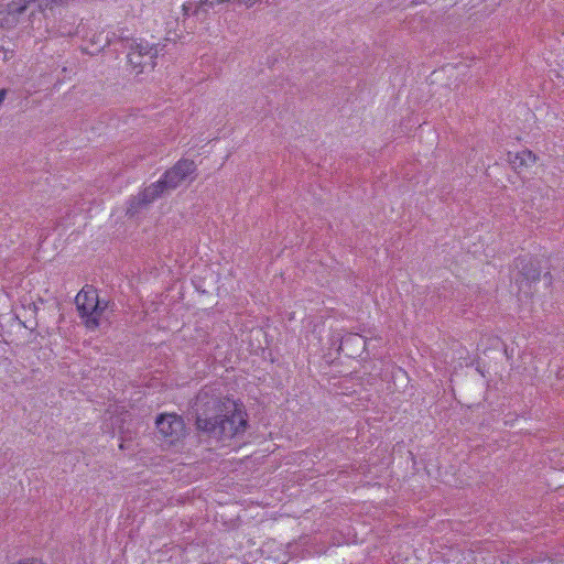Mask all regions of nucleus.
Returning <instances> with one entry per match:
<instances>
[{
  "mask_svg": "<svg viewBox=\"0 0 564 564\" xmlns=\"http://www.w3.org/2000/svg\"><path fill=\"white\" fill-rule=\"evenodd\" d=\"M192 411L200 434L217 441L230 440L245 433L248 415L238 404L216 389L204 387L197 393Z\"/></svg>",
  "mask_w": 564,
  "mask_h": 564,
  "instance_id": "nucleus-1",
  "label": "nucleus"
},
{
  "mask_svg": "<svg viewBox=\"0 0 564 564\" xmlns=\"http://www.w3.org/2000/svg\"><path fill=\"white\" fill-rule=\"evenodd\" d=\"M196 171L193 160L182 159L171 169L165 171L162 177L147 186L131 199V207L140 208L155 200L158 197L177 188L189 175Z\"/></svg>",
  "mask_w": 564,
  "mask_h": 564,
  "instance_id": "nucleus-2",
  "label": "nucleus"
},
{
  "mask_svg": "<svg viewBox=\"0 0 564 564\" xmlns=\"http://www.w3.org/2000/svg\"><path fill=\"white\" fill-rule=\"evenodd\" d=\"M76 308L84 325L88 329H96L99 327V322L96 319L98 307L100 308V297L97 289L91 284H86L75 297Z\"/></svg>",
  "mask_w": 564,
  "mask_h": 564,
  "instance_id": "nucleus-3",
  "label": "nucleus"
},
{
  "mask_svg": "<svg viewBox=\"0 0 564 564\" xmlns=\"http://www.w3.org/2000/svg\"><path fill=\"white\" fill-rule=\"evenodd\" d=\"M67 0H28L12 1L0 11V26L12 28L18 23L20 14H22L30 4H35L41 12L52 10L56 6L64 4Z\"/></svg>",
  "mask_w": 564,
  "mask_h": 564,
  "instance_id": "nucleus-4",
  "label": "nucleus"
},
{
  "mask_svg": "<svg viewBox=\"0 0 564 564\" xmlns=\"http://www.w3.org/2000/svg\"><path fill=\"white\" fill-rule=\"evenodd\" d=\"M158 56V47L148 42L133 43L128 53V62L137 74L148 69H153L155 58Z\"/></svg>",
  "mask_w": 564,
  "mask_h": 564,
  "instance_id": "nucleus-5",
  "label": "nucleus"
},
{
  "mask_svg": "<svg viewBox=\"0 0 564 564\" xmlns=\"http://www.w3.org/2000/svg\"><path fill=\"white\" fill-rule=\"evenodd\" d=\"M155 425L159 433L170 444H174L183 436L185 424L182 416L175 413H165L158 415Z\"/></svg>",
  "mask_w": 564,
  "mask_h": 564,
  "instance_id": "nucleus-6",
  "label": "nucleus"
},
{
  "mask_svg": "<svg viewBox=\"0 0 564 564\" xmlns=\"http://www.w3.org/2000/svg\"><path fill=\"white\" fill-rule=\"evenodd\" d=\"M514 263L516 268L519 270V274L522 276V281L532 283L540 280L541 268L536 259L518 257L516 258Z\"/></svg>",
  "mask_w": 564,
  "mask_h": 564,
  "instance_id": "nucleus-7",
  "label": "nucleus"
},
{
  "mask_svg": "<svg viewBox=\"0 0 564 564\" xmlns=\"http://www.w3.org/2000/svg\"><path fill=\"white\" fill-rule=\"evenodd\" d=\"M536 160L535 154L530 150H522L516 153L508 152V161L514 170L532 165Z\"/></svg>",
  "mask_w": 564,
  "mask_h": 564,
  "instance_id": "nucleus-8",
  "label": "nucleus"
},
{
  "mask_svg": "<svg viewBox=\"0 0 564 564\" xmlns=\"http://www.w3.org/2000/svg\"><path fill=\"white\" fill-rule=\"evenodd\" d=\"M365 345H366V340L362 336H360L358 334L349 333V334L343 336L339 348L343 351H345L346 348L349 349L351 347H355L357 349H359V348L364 349Z\"/></svg>",
  "mask_w": 564,
  "mask_h": 564,
  "instance_id": "nucleus-9",
  "label": "nucleus"
},
{
  "mask_svg": "<svg viewBox=\"0 0 564 564\" xmlns=\"http://www.w3.org/2000/svg\"><path fill=\"white\" fill-rule=\"evenodd\" d=\"M110 305H113V302H111L109 300L100 299V308L98 307V311H97V314H96V319L99 323H100V319H101L105 311L108 310L110 307Z\"/></svg>",
  "mask_w": 564,
  "mask_h": 564,
  "instance_id": "nucleus-10",
  "label": "nucleus"
},
{
  "mask_svg": "<svg viewBox=\"0 0 564 564\" xmlns=\"http://www.w3.org/2000/svg\"><path fill=\"white\" fill-rule=\"evenodd\" d=\"M120 441H121V443H120L119 447H120L121 449H130V448H131V443H130V442H127V438H126V437L120 436Z\"/></svg>",
  "mask_w": 564,
  "mask_h": 564,
  "instance_id": "nucleus-11",
  "label": "nucleus"
},
{
  "mask_svg": "<svg viewBox=\"0 0 564 564\" xmlns=\"http://www.w3.org/2000/svg\"><path fill=\"white\" fill-rule=\"evenodd\" d=\"M239 3L246 6L247 8H252L258 0H237Z\"/></svg>",
  "mask_w": 564,
  "mask_h": 564,
  "instance_id": "nucleus-12",
  "label": "nucleus"
},
{
  "mask_svg": "<svg viewBox=\"0 0 564 564\" xmlns=\"http://www.w3.org/2000/svg\"><path fill=\"white\" fill-rule=\"evenodd\" d=\"M120 436L126 437V438H127V442H130V443H132V442H133V438H134V436H133V434H132L131 432H127V433H126V432H123V431H120Z\"/></svg>",
  "mask_w": 564,
  "mask_h": 564,
  "instance_id": "nucleus-13",
  "label": "nucleus"
},
{
  "mask_svg": "<svg viewBox=\"0 0 564 564\" xmlns=\"http://www.w3.org/2000/svg\"><path fill=\"white\" fill-rule=\"evenodd\" d=\"M30 310H32L34 313L37 312V306L35 303L30 304Z\"/></svg>",
  "mask_w": 564,
  "mask_h": 564,
  "instance_id": "nucleus-14",
  "label": "nucleus"
},
{
  "mask_svg": "<svg viewBox=\"0 0 564 564\" xmlns=\"http://www.w3.org/2000/svg\"><path fill=\"white\" fill-rule=\"evenodd\" d=\"M62 34L70 35V34H72V31H62Z\"/></svg>",
  "mask_w": 564,
  "mask_h": 564,
  "instance_id": "nucleus-15",
  "label": "nucleus"
}]
</instances>
